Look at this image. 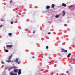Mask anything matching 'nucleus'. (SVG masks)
I'll return each mask as SVG.
<instances>
[{
    "instance_id": "f257e3e1",
    "label": "nucleus",
    "mask_w": 75,
    "mask_h": 75,
    "mask_svg": "<svg viewBox=\"0 0 75 75\" xmlns=\"http://www.w3.org/2000/svg\"><path fill=\"white\" fill-rule=\"evenodd\" d=\"M12 56H13V55L12 54H11L10 56L9 57V59L8 60H7L6 61V62H7L8 63H9V62H12L13 61H11V60H10L11 59V57H12Z\"/></svg>"
},
{
    "instance_id": "f03ea898",
    "label": "nucleus",
    "mask_w": 75,
    "mask_h": 75,
    "mask_svg": "<svg viewBox=\"0 0 75 75\" xmlns=\"http://www.w3.org/2000/svg\"><path fill=\"white\" fill-rule=\"evenodd\" d=\"M61 52H67V50L64 49H61Z\"/></svg>"
},
{
    "instance_id": "7ed1b4c3",
    "label": "nucleus",
    "mask_w": 75,
    "mask_h": 75,
    "mask_svg": "<svg viewBox=\"0 0 75 75\" xmlns=\"http://www.w3.org/2000/svg\"><path fill=\"white\" fill-rule=\"evenodd\" d=\"M10 75H17V74H16V73H13V72H11L10 73Z\"/></svg>"
},
{
    "instance_id": "20e7f679",
    "label": "nucleus",
    "mask_w": 75,
    "mask_h": 75,
    "mask_svg": "<svg viewBox=\"0 0 75 75\" xmlns=\"http://www.w3.org/2000/svg\"><path fill=\"white\" fill-rule=\"evenodd\" d=\"M19 71L18 73V75H20V74H21V69H19L18 70Z\"/></svg>"
},
{
    "instance_id": "39448f33",
    "label": "nucleus",
    "mask_w": 75,
    "mask_h": 75,
    "mask_svg": "<svg viewBox=\"0 0 75 75\" xmlns=\"http://www.w3.org/2000/svg\"><path fill=\"white\" fill-rule=\"evenodd\" d=\"M13 47V45H7L6 47H8V48H11Z\"/></svg>"
},
{
    "instance_id": "423d86ee",
    "label": "nucleus",
    "mask_w": 75,
    "mask_h": 75,
    "mask_svg": "<svg viewBox=\"0 0 75 75\" xmlns=\"http://www.w3.org/2000/svg\"><path fill=\"white\" fill-rule=\"evenodd\" d=\"M62 6H63L64 7H66V4H65V3H62Z\"/></svg>"
},
{
    "instance_id": "0eeeda50",
    "label": "nucleus",
    "mask_w": 75,
    "mask_h": 75,
    "mask_svg": "<svg viewBox=\"0 0 75 75\" xmlns=\"http://www.w3.org/2000/svg\"><path fill=\"white\" fill-rule=\"evenodd\" d=\"M14 71V72H18V69H17L16 70L14 69L13 70Z\"/></svg>"
},
{
    "instance_id": "6e6552de",
    "label": "nucleus",
    "mask_w": 75,
    "mask_h": 75,
    "mask_svg": "<svg viewBox=\"0 0 75 75\" xmlns=\"http://www.w3.org/2000/svg\"><path fill=\"white\" fill-rule=\"evenodd\" d=\"M52 8H54L55 7V5L53 4H52L51 5Z\"/></svg>"
},
{
    "instance_id": "1a4fd4ad",
    "label": "nucleus",
    "mask_w": 75,
    "mask_h": 75,
    "mask_svg": "<svg viewBox=\"0 0 75 75\" xmlns=\"http://www.w3.org/2000/svg\"><path fill=\"white\" fill-rule=\"evenodd\" d=\"M71 55V53H69L68 55L67 56V58H69V57H70V55Z\"/></svg>"
},
{
    "instance_id": "9d476101",
    "label": "nucleus",
    "mask_w": 75,
    "mask_h": 75,
    "mask_svg": "<svg viewBox=\"0 0 75 75\" xmlns=\"http://www.w3.org/2000/svg\"><path fill=\"white\" fill-rule=\"evenodd\" d=\"M50 6H47L46 7V9H49L50 8Z\"/></svg>"
},
{
    "instance_id": "9b49d317",
    "label": "nucleus",
    "mask_w": 75,
    "mask_h": 75,
    "mask_svg": "<svg viewBox=\"0 0 75 75\" xmlns=\"http://www.w3.org/2000/svg\"><path fill=\"white\" fill-rule=\"evenodd\" d=\"M63 14V16H65V12L64 11H62Z\"/></svg>"
},
{
    "instance_id": "f8f14e48",
    "label": "nucleus",
    "mask_w": 75,
    "mask_h": 75,
    "mask_svg": "<svg viewBox=\"0 0 75 75\" xmlns=\"http://www.w3.org/2000/svg\"><path fill=\"white\" fill-rule=\"evenodd\" d=\"M8 35L9 36H11V35H12V33H8Z\"/></svg>"
},
{
    "instance_id": "ddd939ff",
    "label": "nucleus",
    "mask_w": 75,
    "mask_h": 75,
    "mask_svg": "<svg viewBox=\"0 0 75 75\" xmlns=\"http://www.w3.org/2000/svg\"><path fill=\"white\" fill-rule=\"evenodd\" d=\"M18 58H16V59L15 60V62H18Z\"/></svg>"
},
{
    "instance_id": "4468645a",
    "label": "nucleus",
    "mask_w": 75,
    "mask_h": 75,
    "mask_svg": "<svg viewBox=\"0 0 75 75\" xmlns=\"http://www.w3.org/2000/svg\"><path fill=\"white\" fill-rule=\"evenodd\" d=\"M5 51L6 52H8V50H5Z\"/></svg>"
},
{
    "instance_id": "2eb2a0df",
    "label": "nucleus",
    "mask_w": 75,
    "mask_h": 75,
    "mask_svg": "<svg viewBox=\"0 0 75 75\" xmlns=\"http://www.w3.org/2000/svg\"><path fill=\"white\" fill-rule=\"evenodd\" d=\"M73 6V5H71L69 7V8H70V7H72Z\"/></svg>"
},
{
    "instance_id": "dca6fc26",
    "label": "nucleus",
    "mask_w": 75,
    "mask_h": 75,
    "mask_svg": "<svg viewBox=\"0 0 75 75\" xmlns=\"http://www.w3.org/2000/svg\"><path fill=\"white\" fill-rule=\"evenodd\" d=\"M1 64H4V62H3V61H2L1 62Z\"/></svg>"
},
{
    "instance_id": "f3484780",
    "label": "nucleus",
    "mask_w": 75,
    "mask_h": 75,
    "mask_svg": "<svg viewBox=\"0 0 75 75\" xmlns=\"http://www.w3.org/2000/svg\"><path fill=\"white\" fill-rule=\"evenodd\" d=\"M58 17H59V16L58 15H56V18H58Z\"/></svg>"
},
{
    "instance_id": "a211bd4d",
    "label": "nucleus",
    "mask_w": 75,
    "mask_h": 75,
    "mask_svg": "<svg viewBox=\"0 0 75 75\" xmlns=\"http://www.w3.org/2000/svg\"><path fill=\"white\" fill-rule=\"evenodd\" d=\"M64 26L65 27H67V25L66 24H64Z\"/></svg>"
},
{
    "instance_id": "6ab92c4d",
    "label": "nucleus",
    "mask_w": 75,
    "mask_h": 75,
    "mask_svg": "<svg viewBox=\"0 0 75 75\" xmlns=\"http://www.w3.org/2000/svg\"><path fill=\"white\" fill-rule=\"evenodd\" d=\"M46 49H48V46H46Z\"/></svg>"
},
{
    "instance_id": "aec40b11",
    "label": "nucleus",
    "mask_w": 75,
    "mask_h": 75,
    "mask_svg": "<svg viewBox=\"0 0 75 75\" xmlns=\"http://www.w3.org/2000/svg\"><path fill=\"white\" fill-rule=\"evenodd\" d=\"M48 34H51V32H48Z\"/></svg>"
},
{
    "instance_id": "412c9836",
    "label": "nucleus",
    "mask_w": 75,
    "mask_h": 75,
    "mask_svg": "<svg viewBox=\"0 0 75 75\" xmlns=\"http://www.w3.org/2000/svg\"><path fill=\"white\" fill-rule=\"evenodd\" d=\"M3 26V25H1L0 26V27L1 28V27H2V26Z\"/></svg>"
},
{
    "instance_id": "4be33fe9",
    "label": "nucleus",
    "mask_w": 75,
    "mask_h": 75,
    "mask_svg": "<svg viewBox=\"0 0 75 75\" xmlns=\"http://www.w3.org/2000/svg\"><path fill=\"white\" fill-rule=\"evenodd\" d=\"M29 8H32V6H29Z\"/></svg>"
},
{
    "instance_id": "5701e85b",
    "label": "nucleus",
    "mask_w": 75,
    "mask_h": 75,
    "mask_svg": "<svg viewBox=\"0 0 75 75\" xmlns=\"http://www.w3.org/2000/svg\"><path fill=\"white\" fill-rule=\"evenodd\" d=\"M33 33L34 34L35 33V30H34L33 32Z\"/></svg>"
},
{
    "instance_id": "b1692460",
    "label": "nucleus",
    "mask_w": 75,
    "mask_h": 75,
    "mask_svg": "<svg viewBox=\"0 0 75 75\" xmlns=\"http://www.w3.org/2000/svg\"><path fill=\"white\" fill-rule=\"evenodd\" d=\"M11 2H12V0H11L10 1V3H11Z\"/></svg>"
},
{
    "instance_id": "393cba45",
    "label": "nucleus",
    "mask_w": 75,
    "mask_h": 75,
    "mask_svg": "<svg viewBox=\"0 0 75 75\" xmlns=\"http://www.w3.org/2000/svg\"><path fill=\"white\" fill-rule=\"evenodd\" d=\"M20 62H18V64H20Z\"/></svg>"
},
{
    "instance_id": "a878e982",
    "label": "nucleus",
    "mask_w": 75,
    "mask_h": 75,
    "mask_svg": "<svg viewBox=\"0 0 75 75\" xmlns=\"http://www.w3.org/2000/svg\"><path fill=\"white\" fill-rule=\"evenodd\" d=\"M11 24H13V22H11Z\"/></svg>"
},
{
    "instance_id": "bb28decb",
    "label": "nucleus",
    "mask_w": 75,
    "mask_h": 75,
    "mask_svg": "<svg viewBox=\"0 0 75 75\" xmlns=\"http://www.w3.org/2000/svg\"><path fill=\"white\" fill-rule=\"evenodd\" d=\"M32 58H34V56H32Z\"/></svg>"
},
{
    "instance_id": "cd10ccee",
    "label": "nucleus",
    "mask_w": 75,
    "mask_h": 75,
    "mask_svg": "<svg viewBox=\"0 0 75 75\" xmlns=\"http://www.w3.org/2000/svg\"><path fill=\"white\" fill-rule=\"evenodd\" d=\"M68 71H67L66 72V73H68Z\"/></svg>"
},
{
    "instance_id": "c85d7f7f",
    "label": "nucleus",
    "mask_w": 75,
    "mask_h": 75,
    "mask_svg": "<svg viewBox=\"0 0 75 75\" xmlns=\"http://www.w3.org/2000/svg\"><path fill=\"white\" fill-rule=\"evenodd\" d=\"M15 23H17V21H15Z\"/></svg>"
},
{
    "instance_id": "c756f323",
    "label": "nucleus",
    "mask_w": 75,
    "mask_h": 75,
    "mask_svg": "<svg viewBox=\"0 0 75 75\" xmlns=\"http://www.w3.org/2000/svg\"><path fill=\"white\" fill-rule=\"evenodd\" d=\"M1 21H3V20H2Z\"/></svg>"
},
{
    "instance_id": "7c9ffc66",
    "label": "nucleus",
    "mask_w": 75,
    "mask_h": 75,
    "mask_svg": "<svg viewBox=\"0 0 75 75\" xmlns=\"http://www.w3.org/2000/svg\"><path fill=\"white\" fill-rule=\"evenodd\" d=\"M74 55H75V53L74 54Z\"/></svg>"
}]
</instances>
